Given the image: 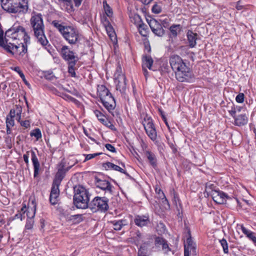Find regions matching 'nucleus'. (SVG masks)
<instances>
[{
  "label": "nucleus",
  "instance_id": "nucleus-1",
  "mask_svg": "<svg viewBox=\"0 0 256 256\" xmlns=\"http://www.w3.org/2000/svg\"><path fill=\"white\" fill-rule=\"evenodd\" d=\"M170 64L178 81L188 83L194 81V76L192 70L180 56L176 54L171 56Z\"/></svg>",
  "mask_w": 256,
  "mask_h": 256
},
{
  "label": "nucleus",
  "instance_id": "nucleus-2",
  "mask_svg": "<svg viewBox=\"0 0 256 256\" xmlns=\"http://www.w3.org/2000/svg\"><path fill=\"white\" fill-rule=\"evenodd\" d=\"M52 25L56 28L64 39L70 45L78 44L82 36L78 30L72 26H65L57 20L52 22Z\"/></svg>",
  "mask_w": 256,
  "mask_h": 256
},
{
  "label": "nucleus",
  "instance_id": "nucleus-3",
  "mask_svg": "<svg viewBox=\"0 0 256 256\" xmlns=\"http://www.w3.org/2000/svg\"><path fill=\"white\" fill-rule=\"evenodd\" d=\"M30 23L37 42L43 46H47L48 41L44 34V25L42 14L34 13Z\"/></svg>",
  "mask_w": 256,
  "mask_h": 256
},
{
  "label": "nucleus",
  "instance_id": "nucleus-4",
  "mask_svg": "<svg viewBox=\"0 0 256 256\" xmlns=\"http://www.w3.org/2000/svg\"><path fill=\"white\" fill-rule=\"evenodd\" d=\"M4 32L0 29V46L6 50L8 52L16 54L17 58L20 59V57L24 56L27 52V44L24 42L18 44L8 42L10 40L7 38L4 40Z\"/></svg>",
  "mask_w": 256,
  "mask_h": 256
},
{
  "label": "nucleus",
  "instance_id": "nucleus-5",
  "mask_svg": "<svg viewBox=\"0 0 256 256\" xmlns=\"http://www.w3.org/2000/svg\"><path fill=\"white\" fill-rule=\"evenodd\" d=\"M73 202L77 208L86 209L89 206L90 194L88 190L78 185L74 187Z\"/></svg>",
  "mask_w": 256,
  "mask_h": 256
},
{
  "label": "nucleus",
  "instance_id": "nucleus-6",
  "mask_svg": "<svg viewBox=\"0 0 256 256\" xmlns=\"http://www.w3.org/2000/svg\"><path fill=\"white\" fill-rule=\"evenodd\" d=\"M4 10L10 13H26L28 6V0H1Z\"/></svg>",
  "mask_w": 256,
  "mask_h": 256
},
{
  "label": "nucleus",
  "instance_id": "nucleus-7",
  "mask_svg": "<svg viewBox=\"0 0 256 256\" xmlns=\"http://www.w3.org/2000/svg\"><path fill=\"white\" fill-rule=\"evenodd\" d=\"M97 92L104 108L112 113L116 108L115 100L112 94L104 85L98 86Z\"/></svg>",
  "mask_w": 256,
  "mask_h": 256
},
{
  "label": "nucleus",
  "instance_id": "nucleus-8",
  "mask_svg": "<svg viewBox=\"0 0 256 256\" xmlns=\"http://www.w3.org/2000/svg\"><path fill=\"white\" fill-rule=\"evenodd\" d=\"M108 200L106 197L96 196L89 204L88 208L94 213L105 212L108 208Z\"/></svg>",
  "mask_w": 256,
  "mask_h": 256
},
{
  "label": "nucleus",
  "instance_id": "nucleus-9",
  "mask_svg": "<svg viewBox=\"0 0 256 256\" xmlns=\"http://www.w3.org/2000/svg\"><path fill=\"white\" fill-rule=\"evenodd\" d=\"M5 36L14 40H20L22 38L26 43H28L30 41V37L26 32L24 28L20 26L12 27L6 30L5 32Z\"/></svg>",
  "mask_w": 256,
  "mask_h": 256
},
{
  "label": "nucleus",
  "instance_id": "nucleus-10",
  "mask_svg": "<svg viewBox=\"0 0 256 256\" xmlns=\"http://www.w3.org/2000/svg\"><path fill=\"white\" fill-rule=\"evenodd\" d=\"M142 124L148 137L152 141L156 140L157 134L152 118L146 116L144 119Z\"/></svg>",
  "mask_w": 256,
  "mask_h": 256
},
{
  "label": "nucleus",
  "instance_id": "nucleus-11",
  "mask_svg": "<svg viewBox=\"0 0 256 256\" xmlns=\"http://www.w3.org/2000/svg\"><path fill=\"white\" fill-rule=\"evenodd\" d=\"M60 54L62 58L68 64L77 62L78 60V56L72 50H71L67 46H64L60 49Z\"/></svg>",
  "mask_w": 256,
  "mask_h": 256
},
{
  "label": "nucleus",
  "instance_id": "nucleus-12",
  "mask_svg": "<svg viewBox=\"0 0 256 256\" xmlns=\"http://www.w3.org/2000/svg\"><path fill=\"white\" fill-rule=\"evenodd\" d=\"M30 152L31 153L32 161L34 166V178H36L37 177L39 174L40 164V162H38V158L36 156L35 152L32 150H30V152H26V153L24 154L23 156L24 160V162L26 164L27 166H28L29 163L28 158Z\"/></svg>",
  "mask_w": 256,
  "mask_h": 256
},
{
  "label": "nucleus",
  "instance_id": "nucleus-13",
  "mask_svg": "<svg viewBox=\"0 0 256 256\" xmlns=\"http://www.w3.org/2000/svg\"><path fill=\"white\" fill-rule=\"evenodd\" d=\"M72 166L66 168V162L62 160L58 165V172L56 173L54 179L53 181L61 183V182L64 178L66 174L68 172Z\"/></svg>",
  "mask_w": 256,
  "mask_h": 256
},
{
  "label": "nucleus",
  "instance_id": "nucleus-14",
  "mask_svg": "<svg viewBox=\"0 0 256 256\" xmlns=\"http://www.w3.org/2000/svg\"><path fill=\"white\" fill-rule=\"evenodd\" d=\"M148 22L152 31L155 35L162 36L164 34V30L159 21L152 18Z\"/></svg>",
  "mask_w": 256,
  "mask_h": 256
},
{
  "label": "nucleus",
  "instance_id": "nucleus-15",
  "mask_svg": "<svg viewBox=\"0 0 256 256\" xmlns=\"http://www.w3.org/2000/svg\"><path fill=\"white\" fill-rule=\"evenodd\" d=\"M155 246L158 250H161L164 254H168L172 251L168 241L162 237H156L154 240Z\"/></svg>",
  "mask_w": 256,
  "mask_h": 256
},
{
  "label": "nucleus",
  "instance_id": "nucleus-16",
  "mask_svg": "<svg viewBox=\"0 0 256 256\" xmlns=\"http://www.w3.org/2000/svg\"><path fill=\"white\" fill-rule=\"evenodd\" d=\"M212 197L214 201L218 204H224L226 203L227 200L231 199V198L226 193L219 190L214 191Z\"/></svg>",
  "mask_w": 256,
  "mask_h": 256
},
{
  "label": "nucleus",
  "instance_id": "nucleus-17",
  "mask_svg": "<svg viewBox=\"0 0 256 256\" xmlns=\"http://www.w3.org/2000/svg\"><path fill=\"white\" fill-rule=\"evenodd\" d=\"M36 204L32 200L30 204H28L27 207L26 204H23L22 207L21 208V211L24 213L26 212L27 218H32L35 216L36 212Z\"/></svg>",
  "mask_w": 256,
  "mask_h": 256
},
{
  "label": "nucleus",
  "instance_id": "nucleus-18",
  "mask_svg": "<svg viewBox=\"0 0 256 256\" xmlns=\"http://www.w3.org/2000/svg\"><path fill=\"white\" fill-rule=\"evenodd\" d=\"M96 184L97 188L104 190L105 192L111 194L112 193V185L110 182L102 180L98 177H95Z\"/></svg>",
  "mask_w": 256,
  "mask_h": 256
},
{
  "label": "nucleus",
  "instance_id": "nucleus-19",
  "mask_svg": "<svg viewBox=\"0 0 256 256\" xmlns=\"http://www.w3.org/2000/svg\"><path fill=\"white\" fill-rule=\"evenodd\" d=\"M188 237L186 239V244H184V252L196 255V244L192 240L190 230L188 231Z\"/></svg>",
  "mask_w": 256,
  "mask_h": 256
},
{
  "label": "nucleus",
  "instance_id": "nucleus-20",
  "mask_svg": "<svg viewBox=\"0 0 256 256\" xmlns=\"http://www.w3.org/2000/svg\"><path fill=\"white\" fill-rule=\"evenodd\" d=\"M134 222L136 225L142 228L148 225L150 223V220L148 214L136 215L134 219Z\"/></svg>",
  "mask_w": 256,
  "mask_h": 256
},
{
  "label": "nucleus",
  "instance_id": "nucleus-21",
  "mask_svg": "<svg viewBox=\"0 0 256 256\" xmlns=\"http://www.w3.org/2000/svg\"><path fill=\"white\" fill-rule=\"evenodd\" d=\"M134 20H136V24L138 25V28L140 34L144 36H146V30L148 29L147 26L142 21L140 16L136 14L134 16Z\"/></svg>",
  "mask_w": 256,
  "mask_h": 256
},
{
  "label": "nucleus",
  "instance_id": "nucleus-22",
  "mask_svg": "<svg viewBox=\"0 0 256 256\" xmlns=\"http://www.w3.org/2000/svg\"><path fill=\"white\" fill-rule=\"evenodd\" d=\"M116 90L123 92L126 88V78L124 74H118L115 79Z\"/></svg>",
  "mask_w": 256,
  "mask_h": 256
},
{
  "label": "nucleus",
  "instance_id": "nucleus-23",
  "mask_svg": "<svg viewBox=\"0 0 256 256\" xmlns=\"http://www.w3.org/2000/svg\"><path fill=\"white\" fill-rule=\"evenodd\" d=\"M186 37L188 46L190 48L195 47L196 44V40L198 38V34L194 32L192 30H188L186 33Z\"/></svg>",
  "mask_w": 256,
  "mask_h": 256
},
{
  "label": "nucleus",
  "instance_id": "nucleus-24",
  "mask_svg": "<svg viewBox=\"0 0 256 256\" xmlns=\"http://www.w3.org/2000/svg\"><path fill=\"white\" fill-rule=\"evenodd\" d=\"M102 167L106 170H113L116 171L120 172L127 176H128V173L123 168L113 163L110 162H106L102 164Z\"/></svg>",
  "mask_w": 256,
  "mask_h": 256
},
{
  "label": "nucleus",
  "instance_id": "nucleus-25",
  "mask_svg": "<svg viewBox=\"0 0 256 256\" xmlns=\"http://www.w3.org/2000/svg\"><path fill=\"white\" fill-rule=\"evenodd\" d=\"M154 60L151 56L144 55L142 57V68H148L150 70H154L152 68Z\"/></svg>",
  "mask_w": 256,
  "mask_h": 256
},
{
  "label": "nucleus",
  "instance_id": "nucleus-26",
  "mask_svg": "<svg viewBox=\"0 0 256 256\" xmlns=\"http://www.w3.org/2000/svg\"><path fill=\"white\" fill-rule=\"evenodd\" d=\"M234 124L238 126H241L247 124L248 118L246 114H240L234 118Z\"/></svg>",
  "mask_w": 256,
  "mask_h": 256
},
{
  "label": "nucleus",
  "instance_id": "nucleus-27",
  "mask_svg": "<svg viewBox=\"0 0 256 256\" xmlns=\"http://www.w3.org/2000/svg\"><path fill=\"white\" fill-rule=\"evenodd\" d=\"M144 154L150 164L154 168H156L157 166V159L155 154L149 150H146Z\"/></svg>",
  "mask_w": 256,
  "mask_h": 256
},
{
  "label": "nucleus",
  "instance_id": "nucleus-28",
  "mask_svg": "<svg viewBox=\"0 0 256 256\" xmlns=\"http://www.w3.org/2000/svg\"><path fill=\"white\" fill-rule=\"evenodd\" d=\"M182 26L180 24H174L172 25L169 30L170 31V37L172 38H176L178 34L180 32Z\"/></svg>",
  "mask_w": 256,
  "mask_h": 256
},
{
  "label": "nucleus",
  "instance_id": "nucleus-29",
  "mask_svg": "<svg viewBox=\"0 0 256 256\" xmlns=\"http://www.w3.org/2000/svg\"><path fill=\"white\" fill-rule=\"evenodd\" d=\"M241 230L248 238L252 240L254 244H256V233L246 229L243 225L241 226Z\"/></svg>",
  "mask_w": 256,
  "mask_h": 256
},
{
  "label": "nucleus",
  "instance_id": "nucleus-30",
  "mask_svg": "<svg viewBox=\"0 0 256 256\" xmlns=\"http://www.w3.org/2000/svg\"><path fill=\"white\" fill-rule=\"evenodd\" d=\"M111 223L113 224L114 229L116 230H120L123 226L127 224L126 220H113L111 222Z\"/></svg>",
  "mask_w": 256,
  "mask_h": 256
},
{
  "label": "nucleus",
  "instance_id": "nucleus-31",
  "mask_svg": "<svg viewBox=\"0 0 256 256\" xmlns=\"http://www.w3.org/2000/svg\"><path fill=\"white\" fill-rule=\"evenodd\" d=\"M103 22L106 26V29L110 37L112 38V36H114L115 34L113 30L112 26L110 25V22L108 20H107L106 18H105Z\"/></svg>",
  "mask_w": 256,
  "mask_h": 256
},
{
  "label": "nucleus",
  "instance_id": "nucleus-32",
  "mask_svg": "<svg viewBox=\"0 0 256 256\" xmlns=\"http://www.w3.org/2000/svg\"><path fill=\"white\" fill-rule=\"evenodd\" d=\"M216 185L210 182H208L206 184V192L208 193V195L212 196V193L214 191H216L218 190L216 189Z\"/></svg>",
  "mask_w": 256,
  "mask_h": 256
},
{
  "label": "nucleus",
  "instance_id": "nucleus-33",
  "mask_svg": "<svg viewBox=\"0 0 256 256\" xmlns=\"http://www.w3.org/2000/svg\"><path fill=\"white\" fill-rule=\"evenodd\" d=\"M103 6L106 15L109 18L112 17L113 15L112 10L106 1L103 2Z\"/></svg>",
  "mask_w": 256,
  "mask_h": 256
},
{
  "label": "nucleus",
  "instance_id": "nucleus-34",
  "mask_svg": "<svg viewBox=\"0 0 256 256\" xmlns=\"http://www.w3.org/2000/svg\"><path fill=\"white\" fill-rule=\"evenodd\" d=\"M60 183L53 181L50 194H60L59 186Z\"/></svg>",
  "mask_w": 256,
  "mask_h": 256
},
{
  "label": "nucleus",
  "instance_id": "nucleus-35",
  "mask_svg": "<svg viewBox=\"0 0 256 256\" xmlns=\"http://www.w3.org/2000/svg\"><path fill=\"white\" fill-rule=\"evenodd\" d=\"M160 198L162 199V204L165 210H169L170 208V205L164 192H162Z\"/></svg>",
  "mask_w": 256,
  "mask_h": 256
},
{
  "label": "nucleus",
  "instance_id": "nucleus-36",
  "mask_svg": "<svg viewBox=\"0 0 256 256\" xmlns=\"http://www.w3.org/2000/svg\"><path fill=\"white\" fill-rule=\"evenodd\" d=\"M76 62H72L68 64V72L70 74L72 77H76V74L75 72V66Z\"/></svg>",
  "mask_w": 256,
  "mask_h": 256
},
{
  "label": "nucleus",
  "instance_id": "nucleus-37",
  "mask_svg": "<svg viewBox=\"0 0 256 256\" xmlns=\"http://www.w3.org/2000/svg\"><path fill=\"white\" fill-rule=\"evenodd\" d=\"M14 108L16 114V120L18 122H20L22 109V107L20 105H16Z\"/></svg>",
  "mask_w": 256,
  "mask_h": 256
},
{
  "label": "nucleus",
  "instance_id": "nucleus-38",
  "mask_svg": "<svg viewBox=\"0 0 256 256\" xmlns=\"http://www.w3.org/2000/svg\"><path fill=\"white\" fill-rule=\"evenodd\" d=\"M62 2L66 6V10L68 12H72L74 11V6L72 0H65Z\"/></svg>",
  "mask_w": 256,
  "mask_h": 256
},
{
  "label": "nucleus",
  "instance_id": "nucleus-39",
  "mask_svg": "<svg viewBox=\"0 0 256 256\" xmlns=\"http://www.w3.org/2000/svg\"><path fill=\"white\" fill-rule=\"evenodd\" d=\"M220 245L222 247L223 251L224 254H228V244L226 239L222 238L220 240Z\"/></svg>",
  "mask_w": 256,
  "mask_h": 256
},
{
  "label": "nucleus",
  "instance_id": "nucleus-40",
  "mask_svg": "<svg viewBox=\"0 0 256 256\" xmlns=\"http://www.w3.org/2000/svg\"><path fill=\"white\" fill-rule=\"evenodd\" d=\"M59 196L60 194H50V202L52 205H55L58 203Z\"/></svg>",
  "mask_w": 256,
  "mask_h": 256
},
{
  "label": "nucleus",
  "instance_id": "nucleus-41",
  "mask_svg": "<svg viewBox=\"0 0 256 256\" xmlns=\"http://www.w3.org/2000/svg\"><path fill=\"white\" fill-rule=\"evenodd\" d=\"M31 136H34L38 140L42 138V134L39 128H36L30 134Z\"/></svg>",
  "mask_w": 256,
  "mask_h": 256
},
{
  "label": "nucleus",
  "instance_id": "nucleus-42",
  "mask_svg": "<svg viewBox=\"0 0 256 256\" xmlns=\"http://www.w3.org/2000/svg\"><path fill=\"white\" fill-rule=\"evenodd\" d=\"M34 224V220L32 218H27L25 226L26 230H32Z\"/></svg>",
  "mask_w": 256,
  "mask_h": 256
},
{
  "label": "nucleus",
  "instance_id": "nucleus-43",
  "mask_svg": "<svg viewBox=\"0 0 256 256\" xmlns=\"http://www.w3.org/2000/svg\"><path fill=\"white\" fill-rule=\"evenodd\" d=\"M152 10L154 14H158L162 12V7L156 4L153 6Z\"/></svg>",
  "mask_w": 256,
  "mask_h": 256
},
{
  "label": "nucleus",
  "instance_id": "nucleus-44",
  "mask_svg": "<svg viewBox=\"0 0 256 256\" xmlns=\"http://www.w3.org/2000/svg\"><path fill=\"white\" fill-rule=\"evenodd\" d=\"M14 125V118L9 117L8 116H6V126H8L10 127H12Z\"/></svg>",
  "mask_w": 256,
  "mask_h": 256
},
{
  "label": "nucleus",
  "instance_id": "nucleus-45",
  "mask_svg": "<svg viewBox=\"0 0 256 256\" xmlns=\"http://www.w3.org/2000/svg\"><path fill=\"white\" fill-rule=\"evenodd\" d=\"M244 95L243 93H240L236 98V102L242 103L244 102Z\"/></svg>",
  "mask_w": 256,
  "mask_h": 256
},
{
  "label": "nucleus",
  "instance_id": "nucleus-46",
  "mask_svg": "<svg viewBox=\"0 0 256 256\" xmlns=\"http://www.w3.org/2000/svg\"><path fill=\"white\" fill-rule=\"evenodd\" d=\"M20 122V126L26 128H27L30 127V122L28 120H26L24 121L21 120H20V122Z\"/></svg>",
  "mask_w": 256,
  "mask_h": 256
},
{
  "label": "nucleus",
  "instance_id": "nucleus-47",
  "mask_svg": "<svg viewBox=\"0 0 256 256\" xmlns=\"http://www.w3.org/2000/svg\"><path fill=\"white\" fill-rule=\"evenodd\" d=\"M100 153H95L92 154H84L86 158L84 162H86L87 160H90L94 158H95L96 156L100 155Z\"/></svg>",
  "mask_w": 256,
  "mask_h": 256
},
{
  "label": "nucleus",
  "instance_id": "nucleus-48",
  "mask_svg": "<svg viewBox=\"0 0 256 256\" xmlns=\"http://www.w3.org/2000/svg\"><path fill=\"white\" fill-rule=\"evenodd\" d=\"M146 250L144 246H141L138 251V256H147L146 255Z\"/></svg>",
  "mask_w": 256,
  "mask_h": 256
},
{
  "label": "nucleus",
  "instance_id": "nucleus-49",
  "mask_svg": "<svg viewBox=\"0 0 256 256\" xmlns=\"http://www.w3.org/2000/svg\"><path fill=\"white\" fill-rule=\"evenodd\" d=\"M24 218L25 215L24 213H23V212L21 211V210L14 216V219L20 218V220H22Z\"/></svg>",
  "mask_w": 256,
  "mask_h": 256
},
{
  "label": "nucleus",
  "instance_id": "nucleus-50",
  "mask_svg": "<svg viewBox=\"0 0 256 256\" xmlns=\"http://www.w3.org/2000/svg\"><path fill=\"white\" fill-rule=\"evenodd\" d=\"M228 112L234 118L237 116H236V108L234 106L232 107V108L230 110H228Z\"/></svg>",
  "mask_w": 256,
  "mask_h": 256
},
{
  "label": "nucleus",
  "instance_id": "nucleus-51",
  "mask_svg": "<svg viewBox=\"0 0 256 256\" xmlns=\"http://www.w3.org/2000/svg\"><path fill=\"white\" fill-rule=\"evenodd\" d=\"M94 113L100 121V119H102L104 118V115L98 110L94 111Z\"/></svg>",
  "mask_w": 256,
  "mask_h": 256
},
{
  "label": "nucleus",
  "instance_id": "nucleus-52",
  "mask_svg": "<svg viewBox=\"0 0 256 256\" xmlns=\"http://www.w3.org/2000/svg\"><path fill=\"white\" fill-rule=\"evenodd\" d=\"M105 147L109 151L111 152H116V148H115L112 146V145L111 144H106V145H105Z\"/></svg>",
  "mask_w": 256,
  "mask_h": 256
},
{
  "label": "nucleus",
  "instance_id": "nucleus-53",
  "mask_svg": "<svg viewBox=\"0 0 256 256\" xmlns=\"http://www.w3.org/2000/svg\"><path fill=\"white\" fill-rule=\"evenodd\" d=\"M168 144H169L170 147L172 150V152L174 153H176L177 152V148H176V146L172 142H169Z\"/></svg>",
  "mask_w": 256,
  "mask_h": 256
},
{
  "label": "nucleus",
  "instance_id": "nucleus-54",
  "mask_svg": "<svg viewBox=\"0 0 256 256\" xmlns=\"http://www.w3.org/2000/svg\"><path fill=\"white\" fill-rule=\"evenodd\" d=\"M8 116L12 118L16 116V114L14 108L10 110V113Z\"/></svg>",
  "mask_w": 256,
  "mask_h": 256
},
{
  "label": "nucleus",
  "instance_id": "nucleus-55",
  "mask_svg": "<svg viewBox=\"0 0 256 256\" xmlns=\"http://www.w3.org/2000/svg\"><path fill=\"white\" fill-rule=\"evenodd\" d=\"M240 3H241L240 0H239L236 2V8L238 10H242L244 8V6L242 5H241Z\"/></svg>",
  "mask_w": 256,
  "mask_h": 256
},
{
  "label": "nucleus",
  "instance_id": "nucleus-56",
  "mask_svg": "<svg viewBox=\"0 0 256 256\" xmlns=\"http://www.w3.org/2000/svg\"><path fill=\"white\" fill-rule=\"evenodd\" d=\"M73 1L74 2L75 6L78 8L80 6L82 0H73Z\"/></svg>",
  "mask_w": 256,
  "mask_h": 256
},
{
  "label": "nucleus",
  "instance_id": "nucleus-57",
  "mask_svg": "<svg viewBox=\"0 0 256 256\" xmlns=\"http://www.w3.org/2000/svg\"><path fill=\"white\" fill-rule=\"evenodd\" d=\"M100 122L104 126H108V124H110V122L105 119L104 118L102 119H100Z\"/></svg>",
  "mask_w": 256,
  "mask_h": 256
},
{
  "label": "nucleus",
  "instance_id": "nucleus-58",
  "mask_svg": "<svg viewBox=\"0 0 256 256\" xmlns=\"http://www.w3.org/2000/svg\"><path fill=\"white\" fill-rule=\"evenodd\" d=\"M106 126L107 127L109 128L112 130H116V128H115L113 124H112L110 122V124H108V126Z\"/></svg>",
  "mask_w": 256,
  "mask_h": 256
},
{
  "label": "nucleus",
  "instance_id": "nucleus-59",
  "mask_svg": "<svg viewBox=\"0 0 256 256\" xmlns=\"http://www.w3.org/2000/svg\"><path fill=\"white\" fill-rule=\"evenodd\" d=\"M162 120L164 122L166 126H168V128H170V126H169L168 124V122H167V120H166V116L163 114H162Z\"/></svg>",
  "mask_w": 256,
  "mask_h": 256
},
{
  "label": "nucleus",
  "instance_id": "nucleus-60",
  "mask_svg": "<svg viewBox=\"0 0 256 256\" xmlns=\"http://www.w3.org/2000/svg\"><path fill=\"white\" fill-rule=\"evenodd\" d=\"M156 192L160 198V196H161L162 192H163L160 188H156Z\"/></svg>",
  "mask_w": 256,
  "mask_h": 256
},
{
  "label": "nucleus",
  "instance_id": "nucleus-61",
  "mask_svg": "<svg viewBox=\"0 0 256 256\" xmlns=\"http://www.w3.org/2000/svg\"><path fill=\"white\" fill-rule=\"evenodd\" d=\"M153 0H142V2L144 4H150Z\"/></svg>",
  "mask_w": 256,
  "mask_h": 256
},
{
  "label": "nucleus",
  "instance_id": "nucleus-62",
  "mask_svg": "<svg viewBox=\"0 0 256 256\" xmlns=\"http://www.w3.org/2000/svg\"><path fill=\"white\" fill-rule=\"evenodd\" d=\"M0 85H1V88L3 90H6V88L7 87V85L6 84V82H1L0 83Z\"/></svg>",
  "mask_w": 256,
  "mask_h": 256
},
{
  "label": "nucleus",
  "instance_id": "nucleus-63",
  "mask_svg": "<svg viewBox=\"0 0 256 256\" xmlns=\"http://www.w3.org/2000/svg\"><path fill=\"white\" fill-rule=\"evenodd\" d=\"M18 74H19L20 76V78L23 80L24 81L25 80V76H24V73L22 72V71H21Z\"/></svg>",
  "mask_w": 256,
  "mask_h": 256
},
{
  "label": "nucleus",
  "instance_id": "nucleus-64",
  "mask_svg": "<svg viewBox=\"0 0 256 256\" xmlns=\"http://www.w3.org/2000/svg\"><path fill=\"white\" fill-rule=\"evenodd\" d=\"M14 70L19 74L22 70L18 66L14 67Z\"/></svg>",
  "mask_w": 256,
  "mask_h": 256
}]
</instances>
